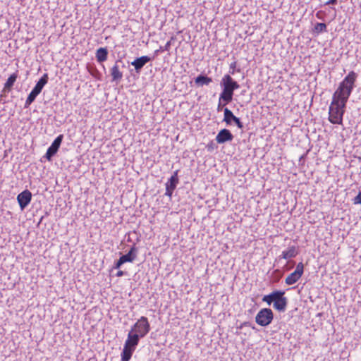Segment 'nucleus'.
<instances>
[{"label":"nucleus","mask_w":361,"mask_h":361,"mask_svg":"<svg viewBox=\"0 0 361 361\" xmlns=\"http://www.w3.org/2000/svg\"><path fill=\"white\" fill-rule=\"evenodd\" d=\"M357 78V74L350 71L339 84L332 97L329 110V120L334 124H341L344 109L350 96Z\"/></svg>","instance_id":"f257e3e1"},{"label":"nucleus","mask_w":361,"mask_h":361,"mask_svg":"<svg viewBox=\"0 0 361 361\" xmlns=\"http://www.w3.org/2000/svg\"><path fill=\"white\" fill-rule=\"evenodd\" d=\"M284 293L282 291H274L271 293L264 295L262 301L270 305L272 302L274 307L279 311L284 312L287 305V299L283 297Z\"/></svg>","instance_id":"f03ea898"},{"label":"nucleus","mask_w":361,"mask_h":361,"mask_svg":"<svg viewBox=\"0 0 361 361\" xmlns=\"http://www.w3.org/2000/svg\"><path fill=\"white\" fill-rule=\"evenodd\" d=\"M150 330V325L147 317H141L133 325L130 331L140 338L145 336Z\"/></svg>","instance_id":"7ed1b4c3"},{"label":"nucleus","mask_w":361,"mask_h":361,"mask_svg":"<svg viewBox=\"0 0 361 361\" xmlns=\"http://www.w3.org/2000/svg\"><path fill=\"white\" fill-rule=\"evenodd\" d=\"M273 318L272 310L269 308H263L257 314L255 322L261 326H267L271 323Z\"/></svg>","instance_id":"20e7f679"},{"label":"nucleus","mask_w":361,"mask_h":361,"mask_svg":"<svg viewBox=\"0 0 361 361\" xmlns=\"http://www.w3.org/2000/svg\"><path fill=\"white\" fill-rule=\"evenodd\" d=\"M63 135H59L52 142L51 146L48 148L47 153L45 154V157L47 160L51 161V158L55 155V154L58 152L60 145L63 140Z\"/></svg>","instance_id":"39448f33"},{"label":"nucleus","mask_w":361,"mask_h":361,"mask_svg":"<svg viewBox=\"0 0 361 361\" xmlns=\"http://www.w3.org/2000/svg\"><path fill=\"white\" fill-rule=\"evenodd\" d=\"M303 274V264L302 263H299L295 270L289 274L286 279V283L287 285H293L302 276Z\"/></svg>","instance_id":"423d86ee"},{"label":"nucleus","mask_w":361,"mask_h":361,"mask_svg":"<svg viewBox=\"0 0 361 361\" xmlns=\"http://www.w3.org/2000/svg\"><path fill=\"white\" fill-rule=\"evenodd\" d=\"M178 183V171L174 172V174L169 178L166 183V192L165 195L171 197L174 190Z\"/></svg>","instance_id":"0eeeda50"},{"label":"nucleus","mask_w":361,"mask_h":361,"mask_svg":"<svg viewBox=\"0 0 361 361\" xmlns=\"http://www.w3.org/2000/svg\"><path fill=\"white\" fill-rule=\"evenodd\" d=\"M31 199L32 193L28 190H25L18 194L17 200L22 210L30 204Z\"/></svg>","instance_id":"6e6552de"},{"label":"nucleus","mask_w":361,"mask_h":361,"mask_svg":"<svg viewBox=\"0 0 361 361\" xmlns=\"http://www.w3.org/2000/svg\"><path fill=\"white\" fill-rule=\"evenodd\" d=\"M221 85L224 88L233 92L240 87L237 82L234 81L230 75H225L221 82Z\"/></svg>","instance_id":"1a4fd4ad"},{"label":"nucleus","mask_w":361,"mask_h":361,"mask_svg":"<svg viewBox=\"0 0 361 361\" xmlns=\"http://www.w3.org/2000/svg\"><path fill=\"white\" fill-rule=\"evenodd\" d=\"M224 121H225L228 125H231V122L233 121L238 127V128L242 129L243 128V123L240 121L238 118L235 116L233 112L228 108L224 109Z\"/></svg>","instance_id":"9d476101"},{"label":"nucleus","mask_w":361,"mask_h":361,"mask_svg":"<svg viewBox=\"0 0 361 361\" xmlns=\"http://www.w3.org/2000/svg\"><path fill=\"white\" fill-rule=\"evenodd\" d=\"M135 250H130L128 253L122 255L115 264V269H119L122 264L126 262H132L137 256Z\"/></svg>","instance_id":"9b49d317"},{"label":"nucleus","mask_w":361,"mask_h":361,"mask_svg":"<svg viewBox=\"0 0 361 361\" xmlns=\"http://www.w3.org/2000/svg\"><path fill=\"white\" fill-rule=\"evenodd\" d=\"M151 60V57L148 56H142L135 59L133 62H131V65L135 67L136 73H140L141 69Z\"/></svg>","instance_id":"f8f14e48"},{"label":"nucleus","mask_w":361,"mask_h":361,"mask_svg":"<svg viewBox=\"0 0 361 361\" xmlns=\"http://www.w3.org/2000/svg\"><path fill=\"white\" fill-rule=\"evenodd\" d=\"M233 139V135L228 129H222L221 130L216 137V141L219 144H223L226 142L232 141Z\"/></svg>","instance_id":"ddd939ff"},{"label":"nucleus","mask_w":361,"mask_h":361,"mask_svg":"<svg viewBox=\"0 0 361 361\" xmlns=\"http://www.w3.org/2000/svg\"><path fill=\"white\" fill-rule=\"evenodd\" d=\"M140 338V337L137 334H133V331H130L128 334V338L125 342L124 346L135 350L138 344Z\"/></svg>","instance_id":"4468645a"},{"label":"nucleus","mask_w":361,"mask_h":361,"mask_svg":"<svg viewBox=\"0 0 361 361\" xmlns=\"http://www.w3.org/2000/svg\"><path fill=\"white\" fill-rule=\"evenodd\" d=\"M121 60L116 62L115 65L111 69V75L113 81H119L123 78V73L119 71L118 63H121Z\"/></svg>","instance_id":"2eb2a0df"},{"label":"nucleus","mask_w":361,"mask_h":361,"mask_svg":"<svg viewBox=\"0 0 361 361\" xmlns=\"http://www.w3.org/2000/svg\"><path fill=\"white\" fill-rule=\"evenodd\" d=\"M48 82V75L47 73L44 74L43 76L39 79V80L37 82L35 87L33 88V91L37 92L38 94L41 92L44 86Z\"/></svg>","instance_id":"dca6fc26"},{"label":"nucleus","mask_w":361,"mask_h":361,"mask_svg":"<svg viewBox=\"0 0 361 361\" xmlns=\"http://www.w3.org/2000/svg\"><path fill=\"white\" fill-rule=\"evenodd\" d=\"M233 95V92L223 88V91L220 94L219 100L221 101L222 99L226 104H228L232 101Z\"/></svg>","instance_id":"f3484780"},{"label":"nucleus","mask_w":361,"mask_h":361,"mask_svg":"<svg viewBox=\"0 0 361 361\" xmlns=\"http://www.w3.org/2000/svg\"><path fill=\"white\" fill-rule=\"evenodd\" d=\"M108 51L106 48H99L97 50L96 58L98 62H104L107 59Z\"/></svg>","instance_id":"a211bd4d"},{"label":"nucleus","mask_w":361,"mask_h":361,"mask_svg":"<svg viewBox=\"0 0 361 361\" xmlns=\"http://www.w3.org/2000/svg\"><path fill=\"white\" fill-rule=\"evenodd\" d=\"M195 83L200 86H202L204 85H208L210 82H212V79L206 75H199L195 80Z\"/></svg>","instance_id":"6ab92c4d"},{"label":"nucleus","mask_w":361,"mask_h":361,"mask_svg":"<svg viewBox=\"0 0 361 361\" xmlns=\"http://www.w3.org/2000/svg\"><path fill=\"white\" fill-rule=\"evenodd\" d=\"M133 238L137 239L136 233H131L125 235L123 241L126 243V241L130 243L129 244H126V246L127 248H135V243L132 240Z\"/></svg>","instance_id":"aec40b11"},{"label":"nucleus","mask_w":361,"mask_h":361,"mask_svg":"<svg viewBox=\"0 0 361 361\" xmlns=\"http://www.w3.org/2000/svg\"><path fill=\"white\" fill-rule=\"evenodd\" d=\"M133 352V349H130L124 346L121 353V361H129Z\"/></svg>","instance_id":"412c9836"},{"label":"nucleus","mask_w":361,"mask_h":361,"mask_svg":"<svg viewBox=\"0 0 361 361\" xmlns=\"http://www.w3.org/2000/svg\"><path fill=\"white\" fill-rule=\"evenodd\" d=\"M17 77V73H13L11 75L5 83L4 88L8 90L11 89L13 85L14 82H16Z\"/></svg>","instance_id":"4be33fe9"},{"label":"nucleus","mask_w":361,"mask_h":361,"mask_svg":"<svg viewBox=\"0 0 361 361\" xmlns=\"http://www.w3.org/2000/svg\"><path fill=\"white\" fill-rule=\"evenodd\" d=\"M37 95L38 94L37 92L32 90L25 101V107H28L35 101Z\"/></svg>","instance_id":"5701e85b"},{"label":"nucleus","mask_w":361,"mask_h":361,"mask_svg":"<svg viewBox=\"0 0 361 361\" xmlns=\"http://www.w3.org/2000/svg\"><path fill=\"white\" fill-rule=\"evenodd\" d=\"M314 30L318 32H323L326 31V25L323 23H317L314 27Z\"/></svg>","instance_id":"b1692460"},{"label":"nucleus","mask_w":361,"mask_h":361,"mask_svg":"<svg viewBox=\"0 0 361 361\" xmlns=\"http://www.w3.org/2000/svg\"><path fill=\"white\" fill-rule=\"evenodd\" d=\"M296 253L295 252V250H289L287 252H283L282 256L283 258L286 259L294 257Z\"/></svg>","instance_id":"393cba45"},{"label":"nucleus","mask_w":361,"mask_h":361,"mask_svg":"<svg viewBox=\"0 0 361 361\" xmlns=\"http://www.w3.org/2000/svg\"><path fill=\"white\" fill-rule=\"evenodd\" d=\"M354 204H361V192H359L358 195L353 200Z\"/></svg>","instance_id":"a878e982"},{"label":"nucleus","mask_w":361,"mask_h":361,"mask_svg":"<svg viewBox=\"0 0 361 361\" xmlns=\"http://www.w3.org/2000/svg\"><path fill=\"white\" fill-rule=\"evenodd\" d=\"M235 67H236V62H233V63H231L230 69H231L232 71L230 73L231 74L234 73Z\"/></svg>","instance_id":"bb28decb"},{"label":"nucleus","mask_w":361,"mask_h":361,"mask_svg":"<svg viewBox=\"0 0 361 361\" xmlns=\"http://www.w3.org/2000/svg\"><path fill=\"white\" fill-rule=\"evenodd\" d=\"M170 47H171V41H169L168 42H166L165 46L163 48H161V49L163 51H169L170 49Z\"/></svg>","instance_id":"cd10ccee"},{"label":"nucleus","mask_w":361,"mask_h":361,"mask_svg":"<svg viewBox=\"0 0 361 361\" xmlns=\"http://www.w3.org/2000/svg\"><path fill=\"white\" fill-rule=\"evenodd\" d=\"M336 1L337 0H329L327 2H326V4H336Z\"/></svg>","instance_id":"c85d7f7f"},{"label":"nucleus","mask_w":361,"mask_h":361,"mask_svg":"<svg viewBox=\"0 0 361 361\" xmlns=\"http://www.w3.org/2000/svg\"><path fill=\"white\" fill-rule=\"evenodd\" d=\"M124 275V271H118L116 274V276L118 277L123 276Z\"/></svg>","instance_id":"c756f323"},{"label":"nucleus","mask_w":361,"mask_h":361,"mask_svg":"<svg viewBox=\"0 0 361 361\" xmlns=\"http://www.w3.org/2000/svg\"><path fill=\"white\" fill-rule=\"evenodd\" d=\"M221 109V102H219V105H218V111H220Z\"/></svg>","instance_id":"7c9ffc66"},{"label":"nucleus","mask_w":361,"mask_h":361,"mask_svg":"<svg viewBox=\"0 0 361 361\" xmlns=\"http://www.w3.org/2000/svg\"><path fill=\"white\" fill-rule=\"evenodd\" d=\"M207 147H208V149H209V148H212V146H209V145H208V146H207Z\"/></svg>","instance_id":"2f4dec72"}]
</instances>
